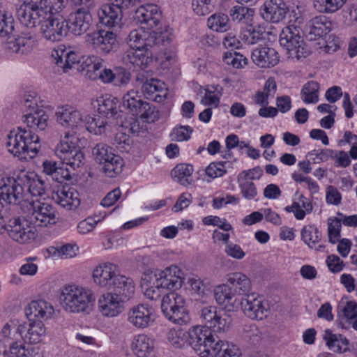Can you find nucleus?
<instances>
[{"mask_svg":"<svg viewBox=\"0 0 357 357\" xmlns=\"http://www.w3.org/2000/svg\"><path fill=\"white\" fill-rule=\"evenodd\" d=\"M38 98L35 93L25 94L23 103L30 112L23 116L26 127H17L7 135L8 151L20 159L33 158L40 147V138L34 132H43L48 126L49 116L38 106Z\"/></svg>","mask_w":357,"mask_h":357,"instance_id":"f257e3e1","label":"nucleus"},{"mask_svg":"<svg viewBox=\"0 0 357 357\" xmlns=\"http://www.w3.org/2000/svg\"><path fill=\"white\" fill-rule=\"evenodd\" d=\"M78 137L66 132L55 148V154L61 160L55 181L62 183L72 179L73 171L84 165V155L77 146Z\"/></svg>","mask_w":357,"mask_h":357,"instance_id":"f03ea898","label":"nucleus"},{"mask_svg":"<svg viewBox=\"0 0 357 357\" xmlns=\"http://www.w3.org/2000/svg\"><path fill=\"white\" fill-rule=\"evenodd\" d=\"M22 24L33 28L39 25L43 36L52 42L60 41L68 33V23L61 15L48 14L42 17L29 14V10H24L22 15H16Z\"/></svg>","mask_w":357,"mask_h":357,"instance_id":"7ed1b4c3","label":"nucleus"},{"mask_svg":"<svg viewBox=\"0 0 357 357\" xmlns=\"http://www.w3.org/2000/svg\"><path fill=\"white\" fill-rule=\"evenodd\" d=\"M14 31V20L11 16L0 12V37H8L3 48L7 54L25 55L30 53L34 45V40L29 33L10 36Z\"/></svg>","mask_w":357,"mask_h":357,"instance_id":"20e7f679","label":"nucleus"},{"mask_svg":"<svg viewBox=\"0 0 357 357\" xmlns=\"http://www.w3.org/2000/svg\"><path fill=\"white\" fill-rule=\"evenodd\" d=\"M188 344L200 357H215L222 349L221 340L204 326H195L188 331Z\"/></svg>","mask_w":357,"mask_h":357,"instance_id":"39448f33","label":"nucleus"},{"mask_svg":"<svg viewBox=\"0 0 357 357\" xmlns=\"http://www.w3.org/2000/svg\"><path fill=\"white\" fill-rule=\"evenodd\" d=\"M188 344L200 357H215L222 349L221 340L204 326H195L188 331Z\"/></svg>","mask_w":357,"mask_h":357,"instance_id":"423d86ee","label":"nucleus"},{"mask_svg":"<svg viewBox=\"0 0 357 357\" xmlns=\"http://www.w3.org/2000/svg\"><path fill=\"white\" fill-rule=\"evenodd\" d=\"M61 303L70 312H89L95 301L93 292L76 285L66 286L61 294Z\"/></svg>","mask_w":357,"mask_h":357,"instance_id":"0eeeda50","label":"nucleus"},{"mask_svg":"<svg viewBox=\"0 0 357 357\" xmlns=\"http://www.w3.org/2000/svg\"><path fill=\"white\" fill-rule=\"evenodd\" d=\"M122 106L128 114L144 122L153 123L159 119V111L153 105L144 101L137 91H128L123 96Z\"/></svg>","mask_w":357,"mask_h":357,"instance_id":"6e6552de","label":"nucleus"},{"mask_svg":"<svg viewBox=\"0 0 357 357\" xmlns=\"http://www.w3.org/2000/svg\"><path fill=\"white\" fill-rule=\"evenodd\" d=\"M280 44L286 48L289 58L300 61L311 52L301 36V29L295 25L284 27L280 34Z\"/></svg>","mask_w":357,"mask_h":357,"instance_id":"1a4fd4ad","label":"nucleus"},{"mask_svg":"<svg viewBox=\"0 0 357 357\" xmlns=\"http://www.w3.org/2000/svg\"><path fill=\"white\" fill-rule=\"evenodd\" d=\"M184 273L177 266H171L165 270H157L144 274V281L152 284L157 289H176L183 283Z\"/></svg>","mask_w":357,"mask_h":357,"instance_id":"9d476101","label":"nucleus"},{"mask_svg":"<svg viewBox=\"0 0 357 357\" xmlns=\"http://www.w3.org/2000/svg\"><path fill=\"white\" fill-rule=\"evenodd\" d=\"M172 40V35L168 31L146 32L142 29H134L128 35L130 47H158L168 46Z\"/></svg>","mask_w":357,"mask_h":357,"instance_id":"9b49d317","label":"nucleus"},{"mask_svg":"<svg viewBox=\"0 0 357 357\" xmlns=\"http://www.w3.org/2000/svg\"><path fill=\"white\" fill-rule=\"evenodd\" d=\"M94 160L102 165V172L110 178L115 177L122 172L123 160L112 151V148L105 143H98L92 149Z\"/></svg>","mask_w":357,"mask_h":357,"instance_id":"f8f14e48","label":"nucleus"},{"mask_svg":"<svg viewBox=\"0 0 357 357\" xmlns=\"http://www.w3.org/2000/svg\"><path fill=\"white\" fill-rule=\"evenodd\" d=\"M161 310L165 317L174 324L183 325L190 321L185 301L182 296L175 291L169 292L163 296Z\"/></svg>","mask_w":357,"mask_h":357,"instance_id":"ddd939ff","label":"nucleus"},{"mask_svg":"<svg viewBox=\"0 0 357 357\" xmlns=\"http://www.w3.org/2000/svg\"><path fill=\"white\" fill-rule=\"evenodd\" d=\"M68 3V0H31L30 2L20 5L17 8L16 15H22L24 10H29V14L43 18L48 14L61 15Z\"/></svg>","mask_w":357,"mask_h":357,"instance_id":"4468645a","label":"nucleus"},{"mask_svg":"<svg viewBox=\"0 0 357 357\" xmlns=\"http://www.w3.org/2000/svg\"><path fill=\"white\" fill-rule=\"evenodd\" d=\"M29 220L35 227H48L56 222V211L54 207L39 200L29 202Z\"/></svg>","mask_w":357,"mask_h":357,"instance_id":"2eb2a0df","label":"nucleus"},{"mask_svg":"<svg viewBox=\"0 0 357 357\" xmlns=\"http://www.w3.org/2000/svg\"><path fill=\"white\" fill-rule=\"evenodd\" d=\"M29 223H30L29 220L24 218H13L7 224L4 223L2 231H6L13 241L24 244L36 238L35 231Z\"/></svg>","mask_w":357,"mask_h":357,"instance_id":"dca6fc26","label":"nucleus"},{"mask_svg":"<svg viewBox=\"0 0 357 357\" xmlns=\"http://www.w3.org/2000/svg\"><path fill=\"white\" fill-rule=\"evenodd\" d=\"M155 317L154 308L148 303L133 306L128 312V322L138 329L151 326L155 322Z\"/></svg>","mask_w":357,"mask_h":357,"instance_id":"f3484780","label":"nucleus"},{"mask_svg":"<svg viewBox=\"0 0 357 357\" xmlns=\"http://www.w3.org/2000/svg\"><path fill=\"white\" fill-rule=\"evenodd\" d=\"M153 61L149 47H130L122 56V62L128 68L144 70Z\"/></svg>","mask_w":357,"mask_h":357,"instance_id":"a211bd4d","label":"nucleus"},{"mask_svg":"<svg viewBox=\"0 0 357 357\" xmlns=\"http://www.w3.org/2000/svg\"><path fill=\"white\" fill-rule=\"evenodd\" d=\"M88 41L97 52L107 54L117 50L119 43L116 35L112 31L98 30L88 35Z\"/></svg>","mask_w":357,"mask_h":357,"instance_id":"6ab92c4d","label":"nucleus"},{"mask_svg":"<svg viewBox=\"0 0 357 357\" xmlns=\"http://www.w3.org/2000/svg\"><path fill=\"white\" fill-rule=\"evenodd\" d=\"M0 185V200L6 204L16 205L23 199L24 187L19 181V175L17 178L8 177L2 180Z\"/></svg>","mask_w":357,"mask_h":357,"instance_id":"aec40b11","label":"nucleus"},{"mask_svg":"<svg viewBox=\"0 0 357 357\" xmlns=\"http://www.w3.org/2000/svg\"><path fill=\"white\" fill-rule=\"evenodd\" d=\"M289 10L285 0H266L260 8L262 18L271 23H279Z\"/></svg>","mask_w":357,"mask_h":357,"instance_id":"412c9836","label":"nucleus"},{"mask_svg":"<svg viewBox=\"0 0 357 357\" xmlns=\"http://www.w3.org/2000/svg\"><path fill=\"white\" fill-rule=\"evenodd\" d=\"M136 81L142 84V91L146 99H151L157 102H162L167 96L164 83L157 79H148L144 73L137 75Z\"/></svg>","mask_w":357,"mask_h":357,"instance_id":"4be33fe9","label":"nucleus"},{"mask_svg":"<svg viewBox=\"0 0 357 357\" xmlns=\"http://www.w3.org/2000/svg\"><path fill=\"white\" fill-rule=\"evenodd\" d=\"M68 32L79 36L86 32L92 22V16L89 10L79 8L71 13L68 20Z\"/></svg>","mask_w":357,"mask_h":357,"instance_id":"5701e85b","label":"nucleus"},{"mask_svg":"<svg viewBox=\"0 0 357 357\" xmlns=\"http://www.w3.org/2000/svg\"><path fill=\"white\" fill-rule=\"evenodd\" d=\"M29 321H42L50 319L54 313L52 305L43 299L31 301L24 309Z\"/></svg>","mask_w":357,"mask_h":357,"instance_id":"b1692460","label":"nucleus"},{"mask_svg":"<svg viewBox=\"0 0 357 357\" xmlns=\"http://www.w3.org/2000/svg\"><path fill=\"white\" fill-rule=\"evenodd\" d=\"M244 314L251 319H262L266 315V308L261 296L252 293L244 296L241 301Z\"/></svg>","mask_w":357,"mask_h":357,"instance_id":"393cba45","label":"nucleus"},{"mask_svg":"<svg viewBox=\"0 0 357 357\" xmlns=\"http://www.w3.org/2000/svg\"><path fill=\"white\" fill-rule=\"evenodd\" d=\"M251 59L259 68H268L276 66L280 61L278 52L268 46H259L252 52Z\"/></svg>","mask_w":357,"mask_h":357,"instance_id":"a878e982","label":"nucleus"},{"mask_svg":"<svg viewBox=\"0 0 357 357\" xmlns=\"http://www.w3.org/2000/svg\"><path fill=\"white\" fill-rule=\"evenodd\" d=\"M161 12L154 4H146L137 8L135 19L141 24H144L142 29H153L156 27L161 20Z\"/></svg>","mask_w":357,"mask_h":357,"instance_id":"bb28decb","label":"nucleus"},{"mask_svg":"<svg viewBox=\"0 0 357 357\" xmlns=\"http://www.w3.org/2000/svg\"><path fill=\"white\" fill-rule=\"evenodd\" d=\"M19 324L18 331L22 332V340L25 343L37 344L42 341L46 334V328L42 321H29Z\"/></svg>","mask_w":357,"mask_h":357,"instance_id":"cd10ccee","label":"nucleus"},{"mask_svg":"<svg viewBox=\"0 0 357 357\" xmlns=\"http://www.w3.org/2000/svg\"><path fill=\"white\" fill-rule=\"evenodd\" d=\"M119 275L116 265L105 263L98 266L93 271V282L98 286L111 288L114 278Z\"/></svg>","mask_w":357,"mask_h":357,"instance_id":"c85d7f7f","label":"nucleus"},{"mask_svg":"<svg viewBox=\"0 0 357 357\" xmlns=\"http://www.w3.org/2000/svg\"><path fill=\"white\" fill-rule=\"evenodd\" d=\"M333 23L325 15L316 16L309 21L306 26V37L310 40H316L332 29Z\"/></svg>","mask_w":357,"mask_h":357,"instance_id":"c756f323","label":"nucleus"},{"mask_svg":"<svg viewBox=\"0 0 357 357\" xmlns=\"http://www.w3.org/2000/svg\"><path fill=\"white\" fill-rule=\"evenodd\" d=\"M121 297L112 293H107L100 296L98 300V308L103 316L114 317L123 310V303Z\"/></svg>","mask_w":357,"mask_h":357,"instance_id":"7c9ffc66","label":"nucleus"},{"mask_svg":"<svg viewBox=\"0 0 357 357\" xmlns=\"http://www.w3.org/2000/svg\"><path fill=\"white\" fill-rule=\"evenodd\" d=\"M56 121L66 128H75L83 121L82 114L75 107L65 105L58 107L56 114Z\"/></svg>","mask_w":357,"mask_h":357,"instance_id":"2f4dec72","label":"nucleus"},{"mask_svg":"<svg viewBox=\"0 0 357 357\" xmlns=\"http://www.w3.org/2000/svg\"><path fill=\"white\" fill-rule=\"evenodd\" d=\"M52 61L58 67L62 68L64 73L72 68L73 66H80L82 59H78L77 55L73 51H66L59 47L54 50L51 54Z\"/></svg>","mask_w":357,"mask_h":357,"instance_id":"473e14b6","label":"nucleus"},{"mask_svg":"<svg viewBox=\"0 0 357 357\" xmlns=\"http://www.w3.org/2000/svg\"><path fill=\"white\" fill-rule=\"evenodd\" d=\"M227 281L229 289L234 294L244 296L252 289L250 279L243 273L234 272L227 274Z\"/></svg>","mask_w":357,"mask_h":357,"instance_id":"72a5a7b5","label":"nucleus"},{"mask_svg":"<svg viewBox=\"0 0 357 357\" xmlns=\"http://www.w3.org/2000/svg\"><path fill=\"white\" fill-rule=\"evenodd\" d=\"M19 181L32 196H42L45 194L44 181L33 172H22L19 174Z\"/></svg>","mask_w":357,"mask_h":357,"instance_id":"f704fd0d","label":"nucleus"},{"mask_svg":"<svg viewBox=\"0 0 357 357\" xmlns=\"http://www.w3.org/2000/svg\"><path fill=\"white\" fill-rule=\"evenodd\" d=\"M323 339L328 349L334 352L342 354L350 351L349 340L341 334L333 333L330 329L324 331Z\"/></svg>","mask_w":357,"mask_h":357,"instance_id":"c9c22d12","label":"nucleus"},{"mask_svg":"<svg viewBox=\"0 0 357 357\" xmlns=\"http://www.w3.org/2000/svg\"><path fill=\"white\" fill-rule=\"evenodd\" d=\"M114 294L121 297V300L127 301L132 296L135 292V285L131 278L119 274L113 282L112 287Z\"/></svg>","mask_w":357,"mask_h":357,"instance_id":"e433bc0d","label":"nucleus"},{"mask_svg":"<svg viewBox=\"0 0 357 357\" xmlns=\"http://www.w3.org/2000/svg\"><path fill=\"white\" fill-rule=\"evenodd\" d=\"M153 340L145 334L134 337L132 350L137 357H149L153 350Z\"/></svg>","mask_w":357,"mask_h":357,"instance_id":"4c0bfd02","label":"nucleus"},{"mask_svg":"<svg viewBox=\"0 0 357 357\" xmlns=\"http://www.w3.org/2000/svg\"><path fill=\"white\" fill-rule=\"evenodd\" d=\"M194 169L192 165L181 163L176 165L172 170L171 176L174 181L187 186L192 183V173Z\"/></svg>","mask_w":357,"mask_h":357,"instance_id":"58836bf2","label":"nucleus"},{"mask_svg":"<svg viewBox=\"0 0 357 357\" xmlns=\"http://www.w3.org/2000/svg\"><path fill=\"white\" fill-rule=\"evenodd\" d=\"M56 202L64 208L72 209L79 205V199L77 197V192L73 189L64 188L56 192Z\"/></svg>","mask_w":357,"mask_h":357,"instance_id":"ea45409f","label":"nucleus"},{"mask_svg":"<svg viewBox=\"0 0 357 357\" xmlns=\"http://www.w3.org/2000/svg\"><path fill=\"white\" fill-rule=\"evenodd\" d=\"M255 10L242 5L232 7L229 10L231 20L238 23L249 24L252 21Z\"/></svg>","mask_w":357,"mask_h":357,"instance_id":"a19ab883","label":"nucleus"},{"mask_svg":"<svg viewBox=\"0 0 357 357\" xmlns=\"http://www.w3.org/2000/svg\"><path fill=\"white\" fill-rule=\"evenodd\" d=\"M208 28L216 32H227L230 30V22L228 16L223 13H215L208 18Z\"/></svg>","mask_w":357,"mask_h":357,"instance_id":"79ce46f5","label":"nucleus"},{"mask_svg":"<svg viewBox=\"0 0 357 357\" xmlns=\"http://www.w3.org/2000/svg\"><path fill=\"white\" fill-rule=\"evenodd\" d=\"M319 84L317 82H307L301 89L302 100L307 104L317 103L319 100Z\"/></svg>","mask_w":357,"mask_h":357,"instance_id":"37998d69","label":"nucleus"},{"mask_svg":"<svg viewBox=\"0 0 357 357\" xmlns=\"http://www.w3.org/2000/svg\"><path fill=\"white\" fill-rule=\"evenodd\" d=\"M83 121L85 122L87 130L90 132H93L95 135H102L106 131L107 122L103 117L86 115Z\"/></svg>","mask_w":357,"mask_h":357,"instance_id":"c03bdc74","label":"nucleus"},{"mask_svg":"<svg viewBox=\"0 0 357 357\" xmlns=\"http://www.w3.org/2000/svg\"><path fill=\"white\" fill-rule=\"evenodd\" d=\"M102 67V59L92 55L87 57H82L79 68H77V69L86 72V75H89V77L92 78L93 76L91 73L96 75V73L100 70Z\"/></svg>","mask_w":357,"mask_h":357,"instance_id":"a18cd8bd","label":"nucleus"},{"mask_svg":"<svg viewBox=\"0 0 357 357\" xmlns=\"http://www.w3.org/2000/svg\"><path fill=\"white\" fill-rule=\"evenodd\" d=\"M346 0H314V8L321 13H333L341 8Z\"/></svg>","mask_w":357,"mask_h":357,"instance_id":"49530a36","label":"nucleus"},{"mask_svg":"<svg viewBox=\"0 0 357 357\" xmlns=\"http://www.w3.org/2000/svg\"><path fill=\"white\" fill-rule=\"evenodd\" d=\"M357 317V303L354 301H349L338 313L340 325L342 328H347L346 324H350L351 321Z\"/></svg>","mask_w":357,"mask_h":357,"instance_id":"de8ad7c7","label":"nucleus"},{"mask_svg":"<svg viewBox=\"0 0 357 357\" xmlns=\"http://www.w3.org/2000/svg\"><path fill=\"white\" fill-rule=\"evenodd\" d=\"M97 77L105 83L114 82L116 85L126 84L129 80V76L126 73L123 75L115 74L110 69L107 68H104L102 71L94 75L92 78L96 79Z\"/></svg>","mask_w":357,"mask_h":357,"instance_id":"09e8293b","label":"nucleus"},{"mask_svg":"<svg viewBox=\"0 0 357 357\" xmlns=\"http://www.w3.org/2000/svg\"><path fill=\"white\" fill-rule=\"evenodd\" d=\"M301 237L305 243L313 248L321 239V234L314 225H306L301 230Z\"/></svg>","mask_w":357,"mask_h":357,"instance_id":"8fccbe9b","label":"nucleus"},{"mask_svg":"<svg viewBox=\"0 0 357 357\" xmlns=\"http://www.w3.org/2000/svg\"><path fill=\"white\" fill-rule=\"evenodd\" d=\"M241 38L248 45L256 44L264 38V32L259 26H250L241 33Z\"/></svg>","mask_w":357,"mask_h":357,"instance_id":"3c124183","label":"nucleus"},{"mask_svg":"<svg viewBox=\"0 0 357 357\" xmlns=\"http://www.w3.org/2000/svg\"><path fill=\"white\" fill-rule=\"evenodd\" d=\"M231 317L225 311L220 310L216 315L212 324H210V328H213L215 331L225 332L227 331L231 324Z\"/></svg>","mask_w":357,"mask_h":357,"instance_id":"603ef678","label":"nucleus"},{"mask_svg":"<svg viewBox=\"0 0 357 357\" xmlns=\"http://www.w3.org/2000/svg\"><path fill=\"white\" fill-rule=\"evenodd\" d=\"M98 112L105 116H114L118 112L117 100L114 98H102L98 100Z\"/></svg>","mask_w":357,"mask_h":357,"instance_id":"864d4df0","label":"nucleus"},{"mask_svg":"<svg viewBox=\"0 0 357 357\" xmlns=\"http://www.w3.org/2000/svg\"><path fill=\"white\" fill-rule=\"evenodd\" d=\"M168 340L176 348H181L185 343L188 344V331L182 329L172 330L168 333Z\"/></svg>","mask_w":357,"mask_h":357,"instance_id":"5fc2aeb1","label":"nucleus"},{"mask_svg":"<svg viewBox=\"0 0 357 357\" xmlns=\"http://www.w3.org/2000/svg\"><path fill=\"white\" fill-rule=\"evenodd\" d=\"M307 156L314 163L327 161L329 158H334L337 153L332 149L312 150L307 153Z\"/></svg>","mask_w":357,"mask_h":357,"instance_id":"6e6d98bb","label":"nucleus"},{"mask_svg":"<svg viewBox=\"0 0 357 357\" xmlns=\"http://www.w3.org/2000/svg\"><path fill=\"white\" fill-rule=\"evenodd\" d=\"M193 129L189 126H178L175 127L170 133L172 141L183 142L190 138Z\"/></svg>","mask_w":357,"mask_h":357,"instance_id":"4d7b16f0","label":"nucleus"},{"mask_svg":"<svg viewBox=\"0 0 357 357\" xmlns=\"http://www.w3.org/2000/svg\"><path fill=\"white\" fill-rule=\"evenodd\" d=\"M19 328V324L16 325L14 323L6 324L1 331L2 335L5 338L12 342H18L20 339H22V332L17 330Z\"/></svg>","mask_w":357,"mask_h":357,"instance_id":"13d9d810","label":"nucleus"},{"mask_svg":"<svg viewBox=\"0 0 357 357\" xmlns=\"http://www.w3.org/2000/svg\"><path fill=\"white\" fill-rule=\"evenodd\" d=\"M243 197L248 200L254 199L257 195V190L255 184L245 179L238 181Z\"/></svg>","mask_w":357,"mask_h":357,"instance_id":"bf43d9fd","label":"nucleus"},{"mask_svg":"<svg viewBox=\"0 0 357 357\" xmlns=\"http://www.w3.org/2000/svg\"><path fill=\"white\" fill-rule=\"evenodd\" d=\"M214 0H192V6L198 15L208 14L213 8Z\"/></svg>","mask_w":357,"mask_h":357,"instance_id":"052dcab7","label":"nucleus"},{"mask_svg":"<svg viewBox=\"0 0 357 357\" xmlns=\"http://www.w3.org/2000/svg\"><path fill=\"white\" fill-rule=\"evenodd\" d=\"M227 162H213L206 169V174L211 178H215L222 176L226 174Z\"/></svg>","mask_w":357,"mask_h":357,"instance_id":"680f3d73","label":"nucleus"},{"mask_svg":"<svg viewBox=\"0 0 357 357\" xmlns=\"http://www.w3.org/2000/svg\"><path fill=\"white\" fill-rule=\"evenodd\" d=\"M328 225L329 242L335 244L337 241L336 239L340 236L341 220L337 218H328Z\"/></svg>","mask_w":357,"mask_h":357,"instance_id":"e2e57ef3","label":"nucleus"},{"mask_svg":"<svg viewBox=\"0 0 357 357\" xmlns=\"http://www.w3.org/2000/svg\"><path fill=\"white\" fill-rule=\"evenodd\" d=\"M222 44L225 48L231 50L238 49L241 45L234 30H231L223 36Z\"/></svg>","mask_w":357,"mask_h":357,"instance_id":"0e129e2a","label":"nucleus"},{"mask_svg":"<svg viewBox=\"0 0 357 357\" xmlns=\"http://www.w3.org/2000/svg\"><path fill=\"white\" fill-rule=\"evenodd\" d=\"M222 349L215 357H240L241 351L239 349L233 344L225 343L221 340Z\"/></svg>","mask_w":357,"mask_h":357,"instance_id":"69168bd1","label":"nucleus"},{"mask_svg":"<svg viewBox=\"0 0 357 357\" xmlns=\"http://www.w3.org/2000/svg\"><path fill=\"white\" fill-rule=\"evenodd\" d=\"M229 286L222 285L218 287L214 293L216 301L220 305L224 304L226 301H229L233 296Z\"/></svg>","mask_w":357,"mask_h":357,"instance_id":"338daca9","label":"nucleus"},{"mask_svg":"<svg viewBox=\"0 0 357 357\" xmlns=\"http://www.w3.org/2000/svg\"><path fill=\"white\" fill-rule=\"evenodd\" d=\"M9 357H31L29 352L18 342L9 343Z\"/></svg>","mask_w":357,"mask_h":357,"instance_id":"774afa93","label":"nucleus"}]
</instances>
